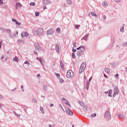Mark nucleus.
<instances>
[{
    "mask_svg": "<svg viewBox=\"0 0 127 127\" xmlns=\"http://www.w3.org/2000/svg\"><path fill=\"white\" fill-rule=\"evenodd\" d=\"M21 89H23V86L22 85V86H21Z\"/></svg>",
    "mask_w": 127,
    "mask_h": 127,
    "instance_id": "58",
    "label": "nucleus"
},
{
    "mask_svg": "<svg viewBox=\"0 0 127 127\" xmlns=\"http://www.w3.org/2000/svg\"><path fill=\"white\" fill-rule=\"evenodd\" d=\"M35 48L36 50H39V48H40V47H39V44L38 43L35 44Z\"/></svg>",
    "mask_w": 127,
    "mask_h": 127,
    "instance_id": "11",
    "label": "nucleus"
},
{
    "mask_svg": "<svg viewBox=\"0 0 127 127\" xmlns=\"http://www.w3.org/2000/svg\"><path fill=\"white\" fill-rule=\"evenodd\" d=\"M120 0H114L115 1H116V2H119V1H120Z\"/></svg>",
    "mask_w": 127,
    "mask_h": 127,
    "instance_id": "45",
    "label": "nucleus"
},
{
    "mask_svg": "<svg viewBox=\"0 0 127 127\" xmlns=\"http://www.w3.org/2000/svg\"><path fill=\"white\" fill-rule=\"evenodd\" d=\"M102 4L103 6H104V7L108 6V3L106 1L102 2Z\"/></svg>",
    "mask_w": 127,
    "mask_h": 127,
    "instance_id": "15",
    "label": "nucleus"
},
{
    "mask_svg": "<svg viewBox=\"0 0 127 127\" xmlns=\"http://www.w3.org/2000/svg\"><path fill=\"white\" fill-rule=\"evenodd\" d=\"M80 25H75V28H79Z\"/></svg>",
    "mask_w": 127,
    "mask_h": 127,
    "instance_id": "40",
    "label": "nucleus"
},
{
    "mask_svg": "<svg viewBox=\"0 0 127 127\" xmlns=\"http://www.w3.org/2000/svg\"><path fill=\"white\" fill-rule=\"evenodd\" d=\"M36 59L37 60H39L42 65L43 64V62H44V61L42 58H37Z\"/></svg>",
    "mask_w": 127,
    "mask_h": 127,
    "instance_id": "10",
    "label": "nucleus"
},
{
    "mask_svg": "<svg viewBox=\"0 0 127 127\" xmlns=\"http://www.w3.org/2000/svg\"><path fill=\"white\" fill-rule=\"evenodd\" d=\"M24 64H29V63H28V61H26L25 63H24Z\"/></svg>",
    "mask_w": 127,
    "mask_h": 127,
    "instance_id": "43",
    "label": "nucleus"
},
{
    "mask_svg": "<svg viewBox=\"0 0 127 127\" xmlns=\"http://www.w3.org/2000/svg\"><path fill=\"white\" fill-rule=\"evenodd\" d=\"M43 32V28H39L38 30L35 33V35L38 36L42 34Z\"/></svg>",
    "mask_w": 127,
    "mask_h": 127,
    "instance_id": "2",
    "label": "nucleus"
},
{
    "mask_svg": "<svg viewBox=\"0 0 127 127\" xmlns=\"http://www.w3.org/2000/svg\"><path fill=\"white\" fill-rule=\"evenodd\" d=\"M39 76H40V74H38L37 75V77H39Z\"/></svg>",
    "mask_w": 127,
    "mask_h": 127,
    "instance_id": "60",
    "label": "nucleus"
},
{
    "mask_svg": "<svg viewBox=\"0 0 127 127\" xmlns=\"http://www.w3.org/2000/svg\"><path fill=\"white\" fill-rule=\"evenodd\" d=\"M105 117L106 118H108V119H110V118H111V115L110 114V112L107 111L106 112Z\"/></svg>",
    "mask_w": 127,
    "mask_h": 127,
    "instance_id": "8",
    "label": "nucleus"
},
{
    "mask_svg": "<svg viewBox=\"0 0 127 127\" xmlns=\"http://www.w3.org/2000/svg\"><path fill=\"white\" fill-rule=\"evenodd\" d=\"M33 102L34 103H37V101L36 100H35V99H33Z\"/></svg>",
    "mask_w": 127,
    "mask_h": 127,
    "instance_id": "41",
    "label": "nucleus"
},
{
    "mask_svg": "<svg viewBox=\"0 0 127 127\" xmlns=\"http://www.w3.org/2000/svg\"><path fill=\"white\" fill-rule=\"evenodd\" d=\"M55 75L57 76V77L58 78H59V77H60V74H58V73H55Z\"/></svg>",
    "mask_w": 127,
    "mask_h": 127,
    "instance_id": "39",
    "label": "nucleus"
},
{
    "mask_svg": "<svg viewBox=\"0 0 127 127\" xmlns=\"http://www.w3.org/2000/svg\"><path fill=\"white\" fill-rule=\"evenodd\" d=\"M40 111H42V114H44V112L43 111V108L42 107H40Z\"/></svg>",
    "mask_w": 127,
    "mask_h": 127,
    "instance_id": "33",
    "label": "nucleus"
},
{
    "mask_svg": "<svg viewBox=\"0 0 127 127\" xmlns=\"http://www.w3.org/2000/svg\"><path fill=\"white\" fill-rule=\"evenodd\" d=\"M84 69L81 68L80 67V69H79V74H81V73H82L83 72V71H84Z\"/></svg>",
    "mask_w": 127,
    "mask_h": 127,
    "instance_id": "25",
    "label": "nucleus"
},
{
    "mask_svg": "<svg viewBox=\"0 0 127 127\" xmlns=\"http://www.w3.org/2000/svg\"><path fill=\"white\" fill-rule=\"evenodd\" d=\"M72 58H76V56H75V53H73L72 54Z\"/></svg>",
    "mask_w": 127,
    "mask_h": 127,
    "instance_id": "35",
    "label": "nucleus"
},
{
    "mask_svg": "<svg viewBox=\"0 0 127 127\" xmlns=\"http://www.w3.org/2000/svg\"><path fill=\"white\" fill-rule=\"evenodd\" d=\"M60 65H61V67L62 68V69L63 70H64V66L63 65V62H62V61H60Z\"/></svg>",
    "mask_w": 127,
    "mask_h": 127,
    "instance_id": "18",
    "label": "nucleus"
},
{
    "mask_svg": "<svg viewBox=\"0 0 127 127\" xmlns=\"http://www.w3.org/2000/svg\"><path fill=\"white\" fill-rule=\"evenodd\" d=\"M126 71H127V67H126Z\"/></svg>",
    "mask_w": 127,
    "mask_h": 127,
    "instance_id": "63",
    "label": "nucleus"
},
{
    "mask_svg": "<svg viewBox=\"0 0 127 127\" xmlns=\"http://www.w3.org/2000/svg\"><path fill=\"white\" fill-rule=\"evenodd\" d=\"M12 21H14V22H15V23H16V24H17V25H20V23H19V22L16 21L15 19H12Z\"/></svg>",
    "mask_w": 127,
    "mask_h": 127,
    "instance_id": "14",
    "label": "nucleus"
},
{
    "mask_svg": "<svg viewBox=\"0 0 127 127\" xmlns=\"http://www.w3.org/2000/svg\"><path fill=\"white\" fill-rule=\"evenodd\" d=\"M56 50L57 52H58V53H59V46H58V45H56Z\"/></svg>",
    "mask_w": 127,
    "mask_h": 127,
    "instance_id": "20",
    "label": "nucleus"
},
{
    "mask_svg": "<svg viewBox=\"0 0 127 127\" xmlns=\"http://www.w3.org/2000/svg\"><path fill=\"white\" fill-rule=\"evenodd\" d=\"M21 36L22 37H25V36H26V37H27V36H28V33H27V32H23L21 34Z\"/></svg>",
    "mask_w": 127,
    "mask_h": 127,
    "instance_id": "7",
    "label": "nucleus"
},
{
    "mask_svg": "<svg viewBox=\"0 0 127 127\" xmlns=\"http://www.w3.org/2000/svg\"><path fill=\"white\" fill-rule=\"evenodd\" d=\"M66 113L69 116H72V115H73V112L69 108L66 109Z\"/></svg>",
    "mask_w": 127,
    "mask_h": 127,
    "instance_id": "4",
    "label": "nucleus"
},
{
    "mask_svg": "<svg viewBox=\"0 0 127 127\" xmlns=\"http://www.w3.org/2000/svg\"><path fill=\"white\" fill-rule=\"evenodd\" d=\"M78 103H79V105H80V106H82V107H83V106H84V103H83V102L78 101Z\"/></svg>",
    "mask_w": 127,
    "mask_h": 127,
    "instance_id": "27",
    "label": "nucleus"
},
{
    "mask_svg": "<svg viewBox=\"0 0 127 127\" xmlns=\"http://www.w3.org/2000/svg\"><path fill=\"white\" fill-rule=\"evenodd\" d=\"M30 6H34L35 5V3L34 2L30 3Z\"/></svg>",
    "mask_w": 127,
    "mask_h": 127,
    "instance_id": "28",
    "label": "nucleus"
},
{
    "mask_svg": "<svg viewBox=\"0 0 127 127\" xmlns=\"http://www.w3.org/2000/svg\"><path fill=\"white\" fill-rule=\"evenodd\" d=\"M105 72L107 73V74H110V69L106 67L105 68Z\"/></svg>",
    "mask_w": 127,
    "mask_h": 127,
    "instance_id": "19",
    "label": "nucleus"
},
{
    "mask_svg": "<svg viewBox=\"0 0 127 127\" xmlns=\"http://www.w3.org/2000/svg\"><path fill=\"white\" fill-rule=\"evenodd\" d=\"M15 33L16 34H18V32L16 31Z\"/></svg>",
    "mask_w": 127,
    "mask_h": 127,
    "instance_id": "59",
    "label": "nucleus"
},
{
    "mask_svg": "<svg viewBox=\"0 0 127 127\" xmlns=\"http://www.w3.org/2000/svg\"><path fill=\"white\" fill-rule=\"evenodd\" d=\"M1 98H2V96H1V95L0 94V99H1Z\"/></svg>",
    "mask_w": 127,
    "mask_h": 127,
    "instance_id": "53",
    "label": "nucleus"
},
{
    "mask_svg": "<svg viewBox=\"0 0 127 127\" xmlns=\"http://www.w3.org/2000/svg\"><path fill=\"white\" fill-rule=\"evenodd\" d=\"M74 126L73 125L72 126V127H74Z\"/></svg>",
    "mask_w": 127,
    "mask_h": 127,
    "instance_id": "64",
    "label": "nucleus"
},
{
    "mask_svg": "<svg viewBox=\"0 0 127 127\" xmlns=\"http://www.w3.org/2000/svg\"><path fill=\"white\" fill-rule=\"evenodd\" d=\"M104 76L105 78H108V77L107 76V75L105 74H104Z\"/></svg>",
    "mask_w": 127,
    "mask_h": 127,
    "instance_id": "49",
    "label": "nucleus"
},
{
    "mask_svg": "<svg viewBox=\"0 0 127 127\" xmlns=\"http://www.w3.org/2000/svg\"><path fill=\"white\" fill-rule=\"evenodd\" d=\"M80 68L85 70L86 68V63H83L80 66Z\"/></svg>",
    "mask_w": 127,
    "mask_h": 127,
    "instance_id": "9",
    "label": "nucleus"
},
{
    "mask_svg": "<svg viewBox=\"0 0 127 127\" xmlns=\"http://www.w3.org/2000/svg\"><path fill=\"white\" fill-rule=\"evenodd\" d=\"M56 31L58 33H60V32H61L60 28H57L56 29Z\"/></svg>",
    "mask_w": 127,
    "mask_h": 127,
    "instance_id": "24",
    "label": "nucleus"
},
{
    "mask_svg": "<svg viewBox=\"0 0 127 127\" xmlns=\"http://www.w3.org/2000/svg\"><path fill=\"white\" fill-rule=\"evenodd\" d=\"M1 42H0V48H1Z\"/></svg>",
    "mask_w": 127,
    "mask_h": 127,
    "instance_id": "48",
    "label": "nucleus"
},
{
    "mask_svg": "<svg viewBox=\"0 0 127 127\" xmlns=\"http://www.w3.org/2000/svg\"><path fill=\"white\" fill-rule=\"evenodd\" d=\"M72 51H73V52H76V50L73 49H72Z\"/></svg>",
    "mask_w": 127,
    "mask_h": 127,
    "instance_id": "47",
    "label": "nucleus"
},
{
    "mask_svg": "<svg viewBox=\"0 0 127 127\" xmlns=\"http://www.w3.org/2000/svg\"><path fill=\"white\" fill-rule=\"evenodd\" d=\"M53 34V30H49L47 31V34H48L49 35H51V34Z\"/></svg>",
    "mask_w": 127,
    "mask_h": 127,
    "instance_id": "13",
    "label": "nucleus"
},
{
    "mask_svg": "<svg viewBox=\"0 0 127 127\" xmlns=\"http://www.w3.org/2000/svg\"><path fill=\"white\" fill-rule=\"evenodd\" d=\"M115 77H116V78H118V77H119V74H116L115 75Z\"/></svg>",
    "mask_w": 127,
    "mask_h": 127,
    "instance_id": "42",
    "label": "nucleus"
},
{
    "mask_svg": "<svg viewBox=\"0 0 127 127\" xmlns=\"http://www.w3.org/2000/svg\"><path fill=\"white\" fill-rule=\"evenodd\" d=\"M124 46H127V43H126L125 44H124Z\"/></svg>",
    "mask_w": 127,
    "mask_h": 127,
    "instance_id": "51",
    "label": "nucleus"
},
{
    "mask_svg": "<svg viewBox=\"0 0 127 127\" xmlns=\"http://www.w3.org/2000/svg\"><path fill=\"white\" fill-rule=\"evenodd\" d=\"M43 3L44 4H48L50 3V1H48L47 0H44L43 1Z\"/></svg>",
    "mask_w": 127,
    "mask_h": 127,
    "instance_id": "17",
    "label": "nucleus"
},
{
    "mask_svg": "<svg viewBox=\"0 0 127 127\" xmlns=\"http://www.w3.org/2000/svg\"><path fill=\"white\" fill-rule=\"evenodd\" d=\"M125 27H124V26H123V27L121 28L120 29V31H121V32H124V28Z\"/></svg>",
    "mask_w": 127,
    "mask_h": 127,
    "instance_id": "32",
    "label": "nucleus"
},
{
    "mask_svg": "<svg viewBox=\"0 0 127 127\" xmlns=\"http://www.w3.org/2000/svg\"><path fill=\"white\" fill-rule=\"evenodd\" d=\"M18 118H19V117H20V115L18 114V115H17Z\"/></svg>",
    "mask_w": 127,
    "mask_h": 127,
    "instance_id": "56",
    "label": "nucleus"
},
{
    "mask_svg": "<svg viewBox=\"0 0 127 127\" xmlns=\"http://www.w3.org/2000/svg\"><path fill=\"white\" fill-rule=\"evenodd\" d=\"M67 3H69V4H72V1L71 0H67Z\"/></svg>",
    "mask_w": 127,
    "mask_h": 127,
    "instance_id": "30",
    "label": "nucleus"
},
{
    "mask_svg": "<svg viewBox=\"0 0 127 127\" xmlns=\"http://www.w3.org/2000/svg\"><path fill=\"white\" fill-rule=\"evenodd\" d=\"M2 30L5 33H10L11 32V30L9 29H3Z\"/></svg>",
    "mask_w": 127,
    "mask_h": 127,
    "instance_id": "6",
    "label": "nucleus"
},
{
    "mask_svg": "<svg viewBox=\"0 0 127 127\" xmlns=\"http://www.w3.org/2000/svg\"><path fill=\"white\" fill-rule=\"evenodd\" d=\"M91 14V13H90V12H89L88 13V16H90V15Z\"/></svg>",
    "mask_w": 127,
    "mask_h": 127,
    "instance_id": "57",
    "label": "nucleus"
},
{
    "mask_svg": "<svg viewBox=\"0 0 127 127\" xmlns=\"http://www.w3.org/2000/svg\"><path fill=\"white\" fill-rule=\"evenodd\" d=\"M60 82L61 83H63V82H64V80L62 79V78H60Z\"/></svg>",
    "mask_w": 127,
    "mask_h": 127,
    "instance_id": "37",
    "label": "nucleus"
},
{
    "mask_svg": "<svg viewBox=\"0 0 127 127\" xmlns=\"http://www.w3.org/2000/svg\"><path fill=\"white\" fill-rule=\"evenodd\" d=\"M88 36L89 35H86L82 38V39H84V40H87V39L88 38Z\"/></svg>",
    "mask_w": 127,
    "mask_h": 127,
    "instance_id": "26",
    "label": "nucleus"
},
{
    "mask_svg": "<svg viewBox=\"0 0 127 127\" xmlns=\"http://www.w3.org/2000/svg\"><path fill=\"white\" fill-rule=\"evenodd\" d=\"M62 101L63 102H64V103H65L66 102H67V100H66L65 98H62Z\"/></svg>",
    "mask_w": 127,
    "mask_h": 127,
    "instance_id": "36",
    "label": "nucleus"
},
{
    "mask_svg": "<svg viewBox=\"0 0 127 127\" xmlns=\"http://www.w3.org/2000/svg\"><path fill=\"white\" fill-rule=\"evenodd\" d=\"M53 106H54V105L52 104H51L50 105V107H53Z\"/></svg>",
    "mask_w": 127,
    "mask_h": 127,
    "instance_id": "52",
    "label": "nucleus"
},
{
    "mask_svg": "<svg viewBox=\"0 0 127 127\" xmlns=\"http://www.w3.org/2000/svg\"><path fill=\"white\" fill-rule=\"evenodd\" d=\"M84 78L85 80H87V77L85 76L84 77Z\"/></svg>",
    "mask_w": 127,
    "mask_h": 127,
    "instance_id": "55",
    "label": "nucleus"
},
{
    "mask_svg": "<svg viewBox=\"0 0 127 127\" xmlns=\"http://www.w3.org/2000/svg\"><path fill=\"white\" fill-rule=\"evenodd\" d=\"M112 93H113V91L112 90H110L109 91V94H108L109 97H112Z\"/></svg>",
    "mask_w": 127,
    "mask_h": 127,
    "instance_id": "21",
    "label": "nucleus"
},
{
    "mask_svg": "<svg viewBox=\"0 0 127 127\" xmlns=\"http://www.w3.org/2000/svg\"><path fill=\"white\" fill-rule=\"evenodd\" d=\"M0 4H2V0H0Z\"/></svg>",
    "mask_w": 127,
    "mask_h": 127,
    "instance_id": "44",
    "label": "nucleus"
},
{
    "mask_svg": "<svg viewBox=\"0 0 127 127\" xmlns=\"http://www.w3.org/2000/svg\"><path fill=\"white\" fill-rule=\"evenodd\" d=\"M118 117H119V118H122V119H125V116L122 115V114H119Z\"/></svg>",
    "mask_w": 127,
    "mask_h": 127,
    "instance_id": "29",
    "label": "nucleus"
},
{
    "mask_svg": "<svg viewBox=\"0 0 127 127\" xmlns=\"http://www.w3.org/2000/svg\"><path fill=\"white\" fill-rule=\"evenodd\" d=\"M96 116H97V114L96 113H94V114H92L91 115V117H92V118H94V117H96Z\"/></svg>",
    "mask_w": 127,
    "mask_h": 127,
    "instance_id": "31",
    "label": "nucleus"
},
{
    "mask_svg": "<svg viewBox=\"0 0 127 127\" xmlns=\"http://www.w3.org/2000/svg\"><path fill=\"white\" fill-rule=\"evenodd\" d=\"M43 9H46V6H44V7H43Z\"/></svg>",
    "mask_w": 127,
    "mask_h": 127,
    "instance_id": "50",
    "label": "nucleus"
},
{
    "mask_svg": "<svg viewBox=\"0 0 127 127\" xmlns=\"http://www.w3.org/2000/svg\"><path fill=\"white\" fill-rule=\"evenodd\" d=\"M92 78H93V77H91L89 79V82H91V80H92Z\"/></svg>",
    "mask_w": 127,
    "mask_h": 127,
    "instance_id": "46",
    "label": "nucleus"
},
{
    "mask_svg": "<svg viewBox=\"0 0 127 127\" xmlns=\"http://www.w3.org/2000/svg\"><path fill=\"white\" fill-rule=\"evenodd\" d=\"M13 61H14L15 62H16L17 63H18V61H19V59H18V58L17 57H15L13 59Z\"/></svg>",
    "mask_w": 127,
    "mask_h": 127,
    "instance_id": "12",
    "label": "nucleus"
},
{
    "mask_svg": "<svg viewBox=\"0 0 127 127\" xmlns=\"http://www.w3.org/2000/svg\"><path fill=\"white\" fill-rule=\"evenodd\" d=\"M48 127H53V126L51 127V125H50L48 126Z\"/></svg>",
    "mask_w": 127,
    "mask_h": 127,
    "instance_id": "54",
    "label": "nucleus"
},
{
    "mask_svg": "<svg viewBox=\"0 0 127 127\" xmlns=\"http://www.w3.org/2000/svg\"><path fill=\"white\" fill-rule=\"evenodd\" d=\"M89 85H90V83H89V82L87 81L86 86V88L87 90H88L89 89Z\"/></svg>",
    "mask_w": 127,
    "mask_h": 127,
    "instance_id": "22",
    "label": "nucleus"
},
{
    "mask_svg": "<svg viewBox=\"0 0 127 127\" xmlns=\"http://www.w3.org/2000/svg\"><path fill=\"white\" fill-rule=\"evenodd\" d=\"M77 50H80L81 52H84L85 51V48H84L83 46H80L77 48Z\"/></svg>",
    "mask_w": 127,
    "mask_h": 127,
    "instance_id": "5",
    "label": "nucleus"
},
{
    "mask_svg": "<svg viewBox=\"0 0 127 127\" xmlns=\"http://www.w3.org/2000/svg\"><path fill=\"white\" fill-rule=\"evenodd\" d=\"M39 12H36V13H35V15H36V16H38L39 15Z\"/></svg>",
    "mask_w": 127,
    "mask_h": 127,
    "instance_id": "34",
    "label": "nucleus"
},
{
    "mask_svg": "<svg viewBox=\"0 0 127 127\" xmlns=\"http://www.w3.org/2000/svg\"><path fill=\"white\" fill-rule=\"evenodd\" d=\"M118 94H119V89L118 88V87H115L113 97H115L116 95H118Z\"/></svg>",
    "mask_w": 127,
    "mask_h": 127,
    "instance_id": "3",
    "label": "nucleus"
},
{
    "mask_svg": "<svg viewBox=\"0 0 127 127\" xmlns=\"http://www.w3.org/2000/svg\"><path fill=\"white\" fill-rule=\"evenodd\" d=\"M2 58H3V56H2V57L1 58V59H2Z\"/></svg>",
    "mask_w": 127,
    "mask_h": 127,
    "instance_id": "62",
    "label": "nucleus"
},
{
    "mask_svg": "<svg viewBox=\"0 0 127 127\" xmlns=\"http://www.w3.org/2000/svg\"><path fill=\"white\" fill-rule=\"evenodd\" d=\"M66 77L67 78H72V77H74V73L71 70H68L66 73Z\"/></svg>",
    "mask_w": 127,
    "mask_h": 127,
    "instance_id": "1",
    "label": "nucleus"
},
{
    "mask_svg": "<svg viewBox=\"0 0 127 127\" xmlns=\"http://www.w3.org/2000/svg\"><path fill=\"white\" fill-rule=\"evenodd\" d=\"M91 14L92 15V16H97V14H96L95 12H91Z\"/></svg>",
    "mask_w": 127,
    "mask_h": 127,
    "instance_id": "23",
    "label": "nucleus"
},
{
    "mask_svg": "<svg viewBox=\"0 0 127 127\" xmlns=\"http://www.w3.org/2000/svg\"><path fill=\"white\" fill-rule=\"evenodd\" d=\"M65 103L66 105H68V106H69V107H70L69 102H68L67 100Z\"/></svg>",
    "mask_w": 127,
    "mask_h": 127,
    "instance_id": "38",
    "label": "nucleus"
},
{
    "mask_svg": "<svg viewBox=\"0 0 127 127\" xmlns=\"http://www.w3.org/2000/svg\"><path fill=\"white\" fill-rule=\"evenodd\" d=\"M21 7V4L20 3H17L16 4V8H20Z\"/></svg>",
    "mask_w": 127,
    "mask_h": 127,
    "instance_id": "16",
    "label": "nucleus"
},
{
    "mask_svg": "<svg viewBox=\"0 0 127 127\" xmlns=\"http://www.w3.org/2000/svg\"><path fill=\"white\" fill-rule=\"evenodd\" d=\"M35 54H36V55H37V53L35 52Z\"/></svg>",
    "mask_w": 127,
    "mask_h": 127,
    "instance_id": "61",
    "label": "nucleus"
}]
</instances>
